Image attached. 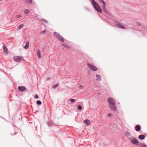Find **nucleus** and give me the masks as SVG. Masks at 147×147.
Listing matches in <instances>:
<instances>
[{"label": "nucleus", "instance_id": "c756f323", "mask_svg": "<svg viewBox=\"0 0 147 147\" xmlns=\"http://www.w3.org/2000/svg\"><path fill=\"white\" fill-rule=\"evenodd\" d=\"M137 25L139 26H141V23L140 22H137Z\"/></svg>", "mask_w": 147, "mask_h": 147}, {"label": "nucleus", "instance_id": "7ed1b4c3", "mask_svg": "<svg viewBox=\"0 0 147 147\" xmlns=\"http://www.w3.org/2000/svg\"><path fill=\"white\" fill-rule=\"evenodd\" d=\"M105 5L103 4V5H102V9L104 14L105 16H108L109 15V13L107 10V9L105 7Z\"/></svg>", "mask_w": 147, "mask_h": 147}, {"label": "nucleus", "instance_id": "f704fd0d", "mask_svg": "<svg viewBox=\"0 0 147 147\" xmlns=\"http://www.w3.org/2000/svg\"><path fill=\"white\" fill-rule=\"evenodd\" d=\"M45 31L43 30V31H41L40 32V34H42L43 33H45Z\"/></svg>", "mask_w": 147, "mask_h": 147}, {"label": "nucleus", "instance_id": "473e14b6", "mask_svg": "<svg viewBox=\"0 0 147 147\" xmlns=\"http://www.w3.org/2000/svg\"><path fill=\"white\" fill-rule=\"evenodd\" d=\"M83 88V86L82 85H80L79 86V88L81 89H82Z\"/></svg>", "mask_w": 147, "mask_h": 147}, {"label": "nucleus", "instance_id": "2f4dec72", "mask_svg": "<svg viewBox=\"0 0 147 147\" xmlns=\"http://www.w3.org/2000/svg\"><path fill=\"white\" fill-rule=\"evenodd\" d=\"M107 116L108 117H110L111 116V113H108L107 115Z\"/></svg>", "mask_w": 147, "mask_h": 147}, {"label": "nucleus", "instance_id": "412c9836", "mask_svg": "<svg viewBox=\"0 0 147 147\" xmlns=\"http://www.w3.org/2000/svg\"><path fill=\"white\" fill-rule=\"evenodd\" d=\"M30 10L28 9H26L24 11V13L26 14H27L28 13Z\"/></svg>", "mask_w": 147, "mask_h": 147}, {"label": "nucleus", "instance_id": "f8f14e48", "mask_svg": "<svg viewBox=\"0 0 147 147\" xmlns=\"http://www.w3.org/2000/svg\"><path fill=\"white\" fill-rule=\"evenodd\" d=\"M137 145L139 146H142V147H147V146L144 144L143 143H138Z\"/></svg>", "mask_w": 147, "mask_h": 147}, {"label": "nucleus", "instance_id": "a211bd4d", "mask_svg": "<svg viewBox=\"0 0 147 147\" xmlns=\"http://www.w3.org/2000/svg\"><path fill=\"white\" fill-rule=\"evenodd\" d=\"M37 55L39 58H40L41 57L40 52L39 51H37Z\"/></svg>", "mask_w": 147, "mask_h": 147}, {"label": "nucleus", "instance_id": "72a5a7b5", "mask_svg": "<svg viewBox=\"0 0 147 147\" xmlns=\"http://www.w3.org/2000/svg\"><path fill=\"white\" fill-rule=\"evenodd\" d=\"M47 125L49 126H51V123L48 122L47 123Z\"/></svg>", "mask_w": 147, "mask_h": 147}, {"label": "nucleus", "instance_id": "f03ea898", "mask_svg": "<svg viewBox=\"0 0 147 147\" xmlns=\"http://www.w3.org/2000/svg\"><path fill=\"white\" fill-rule=\"evenodd\" d=\"M91 3L95 9L100 13H101L102 11L100 6L94 0H91Z\"/></svg>", "mask_w": 147, "mask_h": 147}, {"label": "nucleus", "instance_id": "5701e85b", "mask_svg": "<svg viewBox=\"0 0 147 147\" xmlns=\"http://www.w3.org/2000/svg\"><path fill=\"white\" fill-rule=\"evenodd\" d=\"M26 1L28 3L30 4H31L32 2V0H26Z\"/></svg>", "mask_w": 147, "mask_h": 147}, {"label": "nucleus", "instance_id": "9b49d317", "mask_svg": "<svg viewBox=\"0 0 147 147\" xmlns=\"http://www.w3.org/2000/svg\"><path fill=\"white\" fill-rule=\"evenodd\" d=\"M57 38L62 42H64V38L61 35H60V36H59Z\"/></svg>", "mask_w": 147, "mask_h": 147}, {"label": "nucleus", "instance_id": "9d476101", "mask_svg": "<svg viewBox=\"0 0 147 147\" xmlns=\"http://www.w3.org/2000/svg\"><path fill=\"white\" fill-rule=\"evenodd\" d=\"M3 49L4 51V52L5 53L7 54L8 53V51L7 50V49L6 47V46L5 45H4L3 46Z\"/></svg>", "mask_w": 147, "mask_h": 147}, {"label": "nucleus", "instance_id": "4468645a", "mask_svg": "<svg viewBox=\"0 0 147 147\" xmlns=\"http://www.w3.org/2000/svg\"><path fill=\"white\" fill-rule=\"evenodd\" d=\"M84 123L87 125H88L90 124V121L88 119L84 120Z\"/></svg>", "mask_w": 147, "mask_h": 147}, {"label": "nucleus", "instance_id": "423d86ee", "mask_svg": "<svg viewBox=\"0 0 147 147\" xmlns=\"http://www.w3.org/2000/svg\"><path fill=\"white\" fill-rule=\"evenodd\" d=\"M87 65L89 68L92 70L94 71H96L97 70V68L95 66L89 63H88Z\"/></svg>", "mask_w": 147, "mask_h": 147}, {"label": "nucleus", "instance_id": "cd10ccee", "mask_svg": "<svg viewBox=\"0 0 147 147\" xmlns=\"http://www.w3.org/2000/svg\"><path fill=\"white\" fill-rule=\"evenodd\" d=\"M125 135L126 136H130V134L128 132H126L125 133Z\"/></svg>", "mask_w": 147, "mask_h": 147}, {"label": "nucleus", "instance_id": "f257e3e1", "mask_svg": "<svg viewBox=\"0 0 147 147\" xmlns=\"http://www.w3.org/2000/svg\"><path fill=\"white\" fill-rule=\"evenodd\" d=\"M107 101L109 103V108L111 110L115 111L116 108L115 106L116 102L115 100L112 98H109L107 99Z\"/></svg>", "mask_w": 147, "mask_h": 147}, {"label": "nucleus", "instance_id": "7c9ffc66", "mask_svg": "<svg viewBox=\"0 0 147 147\" xmlns=\"http://www.w3.org/2000/svg\"><path fill=\"white\" fill-rule=\"evenodd\" d=\"M21 17V16L20 15H17L16 17L17 18H20Z\"/></svg>", "mask_w": 147, "mask_h": 147}, {"label": "nucleus", "instance_id": "6ab92c4d", "mask_svg": "<svg viewBox=\"0 0 147 147\" xmlns=\"http://www.w3.org/2000/svg\"><path fill=\"white\" fill-rule=\"evenodd\" d=\"M24 26V24H20V25H19V26L18 28V29H21L23 28Z\"/></svg>", "mask_w": 147, "mask_h": 147}, {"label": "nucleus", "instance_id": "b1692460", "mask_svg": "<svg viewBox=\"0 0 147 147\" xmlns=\"http://www.w3.org/2000/svg\"><path fill=\"white\" fill-rule=\"evenodd\" d=\"M59 84L58 83L56 84L53 86V88H55L59 86Z\"/></svg>", "mask_w": 147, "mask_h": 147}, {"label": "nucleus", "instance_id": "f3484780", "mask_svg": "<svg viewBox=\"0 0 147 147\" xmlns=\"http://www.w3.org/2000/svg\"><path fill=\"white\" fill-rule=\"evenodd\" d=\"M54 35L57 38L60 35L57 32H54Z\"/></svg>", "mask_w": 147, "mask_h": 147}, {"label": "nucleus", "instance_id": "a878e982", "mask_svg": "<svg viewBox=\"0 0 147 147\" xmlns=\"http://www.w3.org/2000/svg\"><path fill=\"white\" fill-rule=\"evenodd\" d=\"M69 100L70 101V102L71 103H73L75 101V100L74 99H69Z\"/></svg>", "mask_w": 147, "mask_h": 147}, {"label": "nucleus", "instance_id": "0eeeda50", "mask_svg": "<svg viewBox=\"0 0 147 147\" xmlns=\"http://www.w3.org/2000/svg\"><path fill=\"white\" fill-rule=\"evenodd\" d=\"M131 142L133 144H136L137 145L138 143H140L138 140L135 138L131 140Z\"/></svg>", "mask_w": 147, "mask_h": 147}, {"label": "nucleus", "instance_id": "1a4fd4ad", "mask_svg": "<svg viewBox=\"0 0 147 147\" xmlns=\"http://www.w3.org/2000/svg\"><path fill=\"white\" fill-rule=\"evenodd\" d=\"M135 129L136 131H139L141 129V127L139 125H137L135 126Z\"/></svg>", "mask_w": 147, "mask_h": 147}, {"label": "nucleus", "instance_id": "20e7f679", "mask_svg": "<svg viewBox=\"0 0 147 147\" xmlns=\"http://www.w3.org/2000/svg\"><path fill=\"white\" fill-rule=\"evenodd\" d=\"M115 24L117 26L120 28L124 29H126V28L118 21H115Z\"/></svg>", "mask_w": 147, "mask_h": 147}, {"label": "nucleus", "instance_id": "aec40b11", "mask_svg": "<svg viewBox=\"0 0 147 147\" xmlns=\"http://www.w3.org/2000/svg\"><path fill=\"white\" fill-rule=\"evenodd\" d=\"M100 2L103 5H106V3L103 0H99Z\"/></svg>", "mask_w": 147, "mask_h": 147}, {"label": "nucleus", "instance_id": "6e6552de", "mask_svg": "<svg viewBox=\"0 0 147 147\" xmlns=\"http://www.w3.org/2000/svg\"><path fill=\"white\" fill-rule=\"evenodd\" d=\"M18 89L19 90L23 92L25 91L26 90V88L25 87L22 86H18Z\"/></svg>", "mask_w": 147, "mask_h": 147}, {"label": "nucleus", "instance_id": "393cba45", "mask_svg": "<svg viewBox=\"0 0 147 147\" xmlns=\"http://www.w3.org/2000/svg\"><path fill=\"white\" fill-rule=\"evenodd\" d=\"M36 103L38 105H40L42 104L40 100H38L36 102Z\"/></svg>", "mask_w": 147, "mask_h": 147}, {"label": "nucleus", "instance_id": "dca6fc26", "mask_svg": "<svg viewBox=\"0 0 147 147\" xmlns=\"http://www.w3.org/2000/svg\"><path fill=\"white\" fill-rule=\"evenodd\" d=\"M138 138L141 140H143L145 138V136L144 135H140L139 136Z\"/></svg>", "mask_w": 147, "mask_h": 147}, {"label": "nucleus", "instance_id": "2eb2a0df", "mask_svg": "<svg viewBox=\"0 0 147 147\" xmlns=\"http://www.w3.org/2000/svg\"><path fill=\"white\" fill-rule=\"evenodd\" d=\"M96 77L97 79H96V80L100 81L101 80V76L100 75H96Z\"/></svg>", "mask_w": 147, "mask_h": 147}, {"label": "nucleus", "instance_id": "c85d7f7f", "mask_svg": "<svg viewBox=\"0 0 147 147\" xmlns=\"http://www.w3.org/2000/svg\"><path fill=\"white\" fill-rule=\"evenodd\" d=\"M34 97L36 98H38V95L37 94H35L34 95Z\"/></svg>", "mask_w": 147, "mask_h": 147}, {"label": "nucleus", "instance_id": "ddd939ff", "mask_svg": "<svg viewBox=\"0 0 147 147\" xmlns=\"http://www.w3.org/2000/svg\"><path fill=\"white\" fill-rule=\"evenodd\" d=\"M29 46V42L27 41L24 47V48L25 49H28Z\"/></svg>", "mask_w": 147, "mask_h": 147}, {"label": "nucleus", "instance_id": "4be33fe9", "mask_svg": "<svg viewBox=\"0 0 147 147\" xmlns=\"http://www.w3.org/2000/svg\"><path fill=\"white\" fill-rule=\"evenodd\" d=\"M40 20L46 23H48V21L47 20H45V19H41Z\"/></svg>", "mask_w": 147, "mask_h": 147}, {"label": "nucleus", "instance_id": "39448f33", "mask_svg": "<svg viewBox=\"0 0 147 147\" xmlns=\"http://www.w3.org/2000/svg\"><path fill=\"white\" fill-rule=\"evenodd\" d=\"M22 58L19 56H15L13 57L14 60L16 62H20L21 61Z\"/></svg>", "mask_w": 147, "mask_h": 147}, {"label": "nucleus", "instance_id": "bb28decb", "mask_svg": "<svg viewBox=\"0 0 147 147\" xmlns=\"http://www.w3.org/2000/svg\"><path fill=\"white\" fill-rule=\"evenodd\" d=\"M78 109L79 110H81L82 109V106L80 105H79L78 107Z\"/></svg>", "mask_w": 147, "mask_h": 147}]
</instances>
